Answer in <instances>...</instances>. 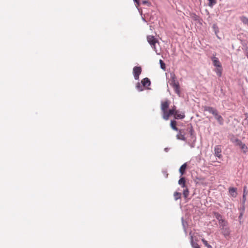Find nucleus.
Segmentation results:
<instances>
[{"label": "nucleus", "instance_id": "obj_1", "mask_svg": "<svg viewBox=\"0 0 248 248\" xmlns=\"http://www.w3.org/2000/svg\"><path fill=\"white\" fill-rule=\"evenodd\" d=\"M204 110L212 114L220 125H222L224 124V119L223 117L218 114V112L216 108L212 107L205 106L204 107Z\"/></svg>", "mask_w": 248, "mask_h": 248}, {"label": "nucleus", "instance_id": "obj_2", "mask_svg": "<svg viewBox=\"0 0 248 248\" xmlns=\"http://www.w3.org/2000/svg\"><path fill=\"white\" fill-rule=\"evenodd\" d=\"M179 110L176 109V107L175 106H173L171 108L169 109L168 111L164 114V115H162V118L167 121L169 120V117L171 115H174Z\"/></svg>", "mask_w": 248, "mask_h": 248}, {"label": "nucleus", "instance_id": "obj_3", "mask_svg": "<svg viewBox=\"0 0 248 248\" xmlns=\"http://www.w3.org/2000/svg\"><path fill=\"white\" fill-rule=\"evenodd\" d=\"M170 102L167 99L165 101L161 102V109L162 112V115H164L168 111V109L169 108Z\"/></svg>", "mask_w": 248, "mask_h": 248}, {"label": "nucleus", "instance_id": "obj_4", "mask_svg": "<svg viewBox=\"0 0 248 248\" xmlns=\"http://www.w3.org/2000/svg\"><path fill=\"white\" fill-rule=\"evenodd\" d=\"M141 68L140 66H135L133 68V75L135 80L139 79V76L141 73Z\"/></svg>", "mask_w": 248, "mask_h": 248}, {"label": "nucleus", "instance_id": "obj_5", "mask_svg": "<svg viewBox=\"0 0 248 248\" xmlns=\"http://www.w3.org/2000/svg\"><path fill=\"white\" fill-rule=\"evenodd\" d=\"M222 149L220 145H216L214 148V155L218 157L221 158L222 157L221 155Z\"/></svg>", "mask_w": 248, "mask_h": 248}, {"label": "nucleus", "instance_id": "obj_6", "mask_svg": "<svg viewBox=\"0 0 248 248\" xmlns=\"http://www.w3.org/2000/svg\"><path fill=\"white\" fill-rule=\"evenodd\" d=\"M178 133L176 135V138L177 140H181L183 141H186V138L185 137L184 134H183L184 130L183 129H179L178 131Z\"/></svg>", "mask_w": 248, "mask_h": 248}, {"label": "nucleus", "instance_id": "obj_7", "mask_svg": "<svg viewBox=\"0 0 248 248\" xmlns=\"http://www.w3.org/2000/svg\"><path fill=\"white\" fill-rule=\"evenodd\" d=\"M170 84L171 86L173 87L175 85H177L179 83L178 81H176V76L174 73H170Z\"/></svg>", "mask_w": 248, "mask_h": 248}, {"label": "nucleus", "instance_id": "obj_8", "mask_svg": "<svg viewBox=\"0 0 248 248\" xmlns=\"http://www.w3.org/2000/svg\"><path fill=\"white\" fill-rule=\"evenodd\" d=\"M147 41L150 45H154V44H156L158 42L156 39L155 38L154 36L148 35L147 37Z\"/></svg>", "mask_w": 248, "mask_h": 248}, {"label": "nucleus", "instance_id": "obj_9", "mask_svg": "<svg viewBox=\"0 0 248 248\" xmlns=\"http://www.w3.org/2000/svg\"><path fill=\"white\" fill-rule=\"evenodd\" d=\"M211 60L213 62L214 66H216V67H221V66H222L220 62H219L217 58L214 56L211 58Z\"/></svg>", "mask_w": 248, "mask_h": 248}, {"label": "nucleus", "instance_id": "obj_10", "mask_svg": "<svg viewBox=\"0 0 248 248\" xmlns=\"http://www.w3.org/2000/svg\"><path fill=\"white\" fill-rule=\"evenodd\" d=\"M222 230V233L224 236V237L226 238L228 237L230 233V231L229 228L227 226L223 229H221Z\"/></svg>", "mask_w": 248, "mask_h": 248}, {"label": "nucleus", "instance_id": "obj_11", "mask_svg": "<svg viewBox=\"0 0 248 248\" xmlns=\"http://www.w3.org/2000/svg\"><path fill=\"white\" fill-rule=\"evenodd\" d=\"M141 83L143 87H148V86H150L151 81L149 78H145L141 80Z\"/></svg>", "mask_w": 248, "mask_h": 248}, {"label": "nucleus", "instance_id": "obj_12", "mask_svg": "<svg viewBox=\"0 0 248 248\" xmlns=\"http://www.w3.org/2000/svg\"><path fill=\"white\" fill-rule=\"evenodd\" d=\"M174 117L175 119H183L185 117V114L184 112H181L180 113V111L179 110L174 115Z\"/></svg>", "mask_w": 248, "mask_h": 248}, {"label": "nucleus", "instance_id": "obj_13", "mask_svg": "<svg viewBox=\"0 0 248 248\" xmlns=\"http://www.w3.org/2000/svg\"><path fill=\"white\" fill-rule=\"evenodd\" d=\"M229 192L230 194V195H231V196H232L233 198L236 197V196L237 195L236 188L230 187L229 188Z\"/></svg>", "mask_w": 248, "mask_h": 248}, {"label": "nucleus", "instance_id": "obj_14", "mask_svg": "<svg viewBox=\"0 0 248 248\" xmlns=\"http://www.w3.org/2000/svg\"><path fill=\"white\" fill-rule=\"evenodd\" d=\"M187 163H185L180 167L179 171L181 175H183L185 174L187 168Z\"/></svg>", "mask_w": 248, "mask_h": 248}, {"label": "nucleus", "instance_id": "obj_15", "mask_svg": "<svg viewBox=\"0 0 248 248\" xmlns=\"http://www.w3.org/2000/svg\"><path fill=\"white\" fill-rule=\"evenodd\" d=\"M190 244L192 248H201L198 243L194 241L193 237L192 235L190 236Z\"/></svg>", "mask_w": 248, "mask_h": 248}, {"label": "nucleus", "instance_id": "obj_16", "mask_svg": "<svg viewBox=\"0 0 248 248\" xmlns=\"http://www.w3.org/2000/svg\"><path fill=\"white\" fill-rule=\"evenodd\" d=\"M178 184L179 185L181 186L183 188L186 187L185 178L184 177H181L178 181Z\"/></svg>", "mask_w": 248, "mask_h": 248}, {"label": "nucleus", "instance_id": "obj_17", "mask_svg": "<svg viewBox=\"0 0 248 248\" xmlns=\"http://www.w3.org/2000/svg\"><path fill=\"white\" fill-rule=\"evenodd\" d=\"M176 124H177V122L175 120H171L170 121V125L171 128L173 130H174L176 131H178L179 130V129L177 127Z\"/></svg>", "mask_w": 248, "mask_h": 248}, {"label": "nucleus", "instance_id": "obj_18", "mask_svg": "<svg viewBox=\"0 0 248 248\" xmlns=\"http://www.w3.org/2000/svg\"><path fill=\"white\" fill-rule=\"evenodd\" d=\"M239 146L242 150L244 154H246L248 152V148L245 143L242 142L240 145H239Z\"/></svg>", "mask_w": 248, "mask_h": 248}, {"label": "nucleus", "instance_id": "obj_19", "mask_svg": "<svg viewBox=\"0 0 248 248\" xmlns=\"http://www.w3.org/2000/svg\"><path fill=\"white\" fill-rule=\"evenodd\" d=\"M172 87L174 90L175 93L176 94H177L178 95L180 96H181V92H180V90L179 84H178L177 85H175V86Z\"/></svg>", "mask_w": 248, "mask_h": 248}, {"label": "nucleus", "instance_id": "obj_20", "mask_svg": "<svg viewBox=\"0 0 248 248\" xmlns=\"http://www.w3.org/2000/svg\"><path fill=\"white\" fill-rule=\"evenodd\" d=\"M215 71L217 75L219 77H220L222 75V66L221 67H217L215 69Z\"/></svg>", "mask_w": 248, "mask_h": 248}, {"label": "nucleus", "instance_id": "obj_21", "mask_svg": "<svg viewBox=\"0 0 248 248\" xmlns=\"http://www.w3.org/2000/svg\"><path fill=\"white\" fill-rule=\"evenodd\" d=\"M220 225V229H223L228 226V222L225 219H223L218 222Z\"/></svg>", "mask_w": 248, "mask_h": 248}, {"label": "nucleus", "instance_id": "obj_22", "mask_svg": "<svg viewBox=\"0 0 248 248\" xmlns=\"http://www.w3.org/2000/svg\"><path fill=\"white\" fill-rule=\"evenodd\" d=\"M243 47L242 49L243 50L245 56L247 57L248 59V47L246 43L243 44Z\"/></svg>", "mask_w": 248, "mask_h": 248}, {"label": "nucleus", "instance_id": "obj_23", "mask_svg": "<svg viewBox=\"0 0 248 248\" xmlns=\"http://www.w3.org/2000/svg\"><path fill=\"white\" fill-rule=\"evenodd\" d=\"M187 130L188 131L189 134H190V138L192 136H195L194 130L193 128V127L191 125L188 127Z\"/></svg>", "mask_w": 248, "mask_h": 248}, {"label": "nucleus", "instance_id": "obj_24", "mask_svg": "<svg viewBox=\"0 0 248 248\" xmlns=\"http://www.w3.org/2000/svg\"><path fill=\"white\" fill-rule=\"evenodd\" d=\"M215 217L216 218L217 220H218V222L221 220H223L222 216L218 212H215L214 213Z\"/></svg>", "mask_w": 248, "mask_h": 248}, {"label": "nucleus", "instance_id": "obj_25", "mask_svg": "<svg viewBox=\"0 0 248 248\" xmlns=\"http://www.w3.org/2000/svg\"><path fill=\"white\" fill-rule=\"evenodd\" d=\"M182 194L180 192H175L173 194V196L175 201H177L181 198Z\"/></svg>", "mask_w": 248, "mask_h": 248}, {"label": "nucleus", "instance_id": "obj_26", "mask_svg": "<svg viewBox=\"0 0 248 248\" xmlns=\"http://www.w3.org/2000/svg\"><path fill=\"white\" fill-rule=\"evenodd\" d=\"M212 28L213 29L214 31L215 32L216 35H217V36L218 38H219L217 35V33L219 32V29H218L217 25L216 24H214L213 25Z\"/></svg>", "mask_w": 248, "mask_h": 248}, {"label": "nucleus", "instance_id": "obj_27", "mask_svg": "<svg viewBox=\"0 0 248 248\" xmlns=\"http://www.w3.org/2000/svg\"><path fill=\"white\" fill-rule=\"evenodd\" d=\"M241 21L245 25L248 23V18L245 16H242L240 17Z\"/></svg>", "mask_w": 248, "mask_h": 248}, {"label": "nucleus", "instance_id": "obj_28", "mask_svg": "<svg viewBox=\"0 0 248 248\" xmlns=\"http://www.w3.org/2000/svg\"><path fill=\"white\" fill-rule=\"evenodd\" d=\"M202 242L203 244L208 248H213L212 246L208 244V242L204 238L202 239Z\"/></svg>", "mask_w": 248, "mask_h": 248}, {"label": "nucleus", "instance_id": "obj_29", "mask_svg": "<svg viewBox=\"0 0 248 248\" xmlns=\"http://www.w3.org/2000/svg\"><path fill=\"white\" fill-rule=\"evenodd\" d=\"M159 64L160 68L164 70H166V64L162 60H159Z\"/></svg>", "mask_w": 248, "mask_h": 248}, {"label": "nucleus", "instance_id": "obj_30", "mask_svg": "<svg viewBox=\"0 0 248 248\" xmlns=\"http://www.w3.org/2000/svg\"><path fill=\"white\" fill-rule=\"evenodd\" d=\"M188 194H189L188 189L187 188H186L184 190L183 193V196L185 199H186L187 198Z\"/></svg>", "mask_w": 248, "mask_h": 248}, {"label": "nucleus", "instance_id": "obj_31", "mask_svg": "<svg viewBox=\"0 0 248 248\" xmlns=\"http://www.w3.org/2000/svg\"><path fill=\"white\" fill-rule=\"evenodd\" d=\"M136 88L139 92H141L143 90V89L140 82H138L137 83Z\"/></svg>", "mask_w": 248, "mask_h": 248}, {"label": "nucleus", "instance_id": "obj_32", "mask_svg": "<svg viewBox=\"0 0 248 248\" xmlns=\"http://www.w3.org/2000/svg\"><path fill=\"white\" fill-rule=\"evenodd\" d=\"M209 1L208 6L210 7L213 6L217 3L216 0H208Z\"/></svg>", "mask_w": 248, "mask_h": 248}, {"label": "nucleus", "instance_id": "obj_33", "mask_svg": "<svg viewBox=\"0 0 248 248\" xmlns=\"http://www.w3.org/2000/svg\"><path fill=\"white\" fill-rule=\"evenodd\" d=\"M191 17L195 21H199L200 17L198 16H197L195 13L192 14Z\"/></svg>", "mask_w": 248, "mask_h": 248}, {"label": "nucleus", "instance_id": "obj_34", "mask_svg": "<svg viewBox=\"0 0 248 248\" xmlns=\"http://www.w3.org/2000/svg\"><path fill=\"white\" fill-rule=\"evenodd\" d=\"M247 195H243V196H242V204H243V210H244V209H245L244 205L245 204V202H246V201L247 200V198H246Z\"/></svg>", "mask_w": 248, "mask_h": 248}, {"label": "nucleus", "instance_id": "obj_35", "mask_svg": "<svg viewBox=\"0 0 248 248\" xmlns=\"http://www.w3.org/2000/svg\"><path fill=\"white\" fill-rule=\"evenodd\" d=\"M233 143H234L236 145L239 146L242 143V141L238 139H235V140L233 141Z\"/></svg>", "mask_w": 248, "mask_h": 248}, {"label": "nucleus", "instance_id": "obj_36", "mask_svg": "<svg viewBox=\"0 0 248 248\" xmlns=\"http://www.w3.org/2000/svg\"><path fill=\"white\" fill-rule=\"evenodd\" d=\"M162 172L165 177V178H167L168 177V173L167 172V170H162Z\"/></svg>", "mask_w": 248, "mask_h": 248}, {"label": "nucleus", "instance_id": "obj_37", "mask_svg": "<svg viewBox=\"0 0 248 248\" xmlns=\"http://www.w3.org/2000/svg\"><path fill=\"white\" fill-rule=\"evenodd\" d=\"M243 195H248L247 186H244L243 187Z\"/></svg>", "mask_w": 248, "mask_h": 248}, {"label": "nucleus", "instance_id": "obj_38", "mask_svg": "<svg viewBox=\"0 0 248 248\" xmlns=\"http://www.w3.org/2000/svg\"><path fill=\"white\" fill-rule=\"evenodd\" d=\"M195 142H192V143H191L190 141H188L187 142V143L190 146V147L192 148H194L195 147Z\"/></svg>", "mask_w": 248, "mask_h": 248}, {"label": "nucleus", "instance_id": "obj_39", "mask_svg": "<svg viewBox=\"0 0 248 248\" xmlns=\"http://www.w3.org/2000/svg\"><path fill=\"white\" fill-rule=\"evenodd\" d=\"M142 3L143 4H147L148 6H150L151 5V3L149 1H148V0H143L142 1Z\"/></svg>", "mask_w": 248, "mask_h": 248}, {"label": "nucleus", "instance_id": "obj_40", "mask_svg": "<svg viewBox=\"0 0 248 248\" xmlns=\"http://www.w3.org/2000/svg\"><path fill=\"white\" fill-rule=\"evenodd\" d=\"M191 141H192L193 142H195L196 141V135L192 136L191 137Z\"/></svg>", "mask_w": 248, "mask_h": 248}, {"label": "nucleus", "instance_id": "obj_41", "mask_svg": "<svg viewBox=\"0 0 248 248\" xmlns=\"http://www.w3.org/2000/svg\"><path fill=\"white\" fill-rule=\"evenodd\" d=\"M155 44H154V45H151V46H152V48L154 49V50L156 52V53L158 54V53H157V50H156V47H155Z\"/></svg>", "mask_w": 248, "mask_h": 248}, {"label": "nucleus", "instance_id": "obj_42", "mask_svg": "<svg viewBox=\"0 0 248 248\" xmlns=\"http://www.w3.org/2000/svg\"><path fill=\"white\" fill-rule=\"evenodd\" d=\"M182 225H183V228H184L185 231H186V227H185V222L184 221L183 217L182 218Z\"/></svg>", "mask_w": 248, "mask_h": 248}, {"label": "nucleus", "instance_id": "obj_43", "mask_svg": "<svg viewBox=\"0 0 248 248\" xmlns=\"http://www.w3.org/2000/svg\"><path fill=\"white\" fill-rule=\"evenodd\" d=\"M133 1L138 6L140 5V0H133Z\"/></svg>", "mask_w": 248, "mask_h": 248}, {"label": "nucleus", "instance_id": "obj_44", "mask_svg": "<svg viewBox=\"0 0 248 248\" xmlns=\"http://www.w3.org/2000/svg\"><path fill=\"white\" fill-rule=\"evenodd\" d=\"M170 150V149L169 148H165L164 149V151L166 152H167L169 151V150Z\"/></svg>", "mask_w": 248, "mask_h": 248}, {"label": "nucleus", "instance_id": "obj_45", "mask_svg": "<svg viewBox=\"0 0 248 248\" xmlns=\"http://www.w3.org/2000/svg\"><path fill=\"white\" fill-rule=\"evenodd\" d=\"M242 216H243V213H240V214L239 216V218H240Z\"/></svg>", "mask_w": 248, "mask_h": 248}, {"label": "nucleus", "instance_id": "obj_46", "mask_svg": "<svg viewBox=\"0 0 248 248\" xmlns=\"http://www.w3.org/2000/svg\"><path fill=\"white\" fill-rule=\"evenodd\" d=\"M142 19H143V21H146V20H145V18H142Z\"/></svg>", "mask_w": 248, "mask_h": 248}]
</instances>
